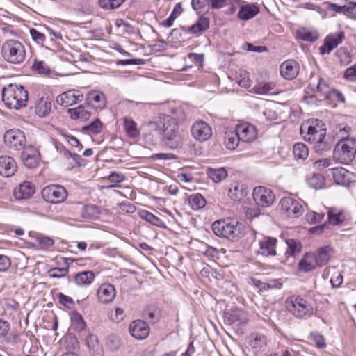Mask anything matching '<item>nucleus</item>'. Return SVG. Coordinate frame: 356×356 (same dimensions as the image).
<instances>
[{
  "label": "nucleus",
  "mask_w": 356,
  "mask_h": 356,
  "mask_svg": "<svg viewBox=\"0 0 356 356\" xmlns=\"http://www.w3.org/2000/svg\"><path fill=\"white\" fill-rule=\"evenodd\" d=\"M87 104L94 109H104L107 104L106 95L101 91L92 90L89 92L86 98Z\"/></svg>",
  "instance_id": "15"
},
{
  "label": "nucleus",
  "mask_w": 356,
  "mask_h": 356,
  "mask_svg": "<svg viewBox=\"0 0 356 356\" xmlns=\"http://www.w3.org/2000/svg\"><path fill=\"white\" fill-rule=\"evenodd\" d=\"M293 154L296 159L305 160L309 155V149L305 144L298 143L293 146Z\"/></svg>",
  "instance_id": "45"
},
{
  "label": "nucleus",
  "mask_w": 356,
  "mask_h": 356,
  "mask_svg": "<svg viewBox=\"0 0 356 356\" xmlns=\"http://www.w3.org/2000/svg\"><path fill=\"white\" fill-rule=\"evenodd\" d=\"M287 248L285 252L286 259L295 257L299 254L302 250V245L300 241L296 239H289L286 241Z\"/></svg>",
  "instance_id": "38"
},
{
  "label": "nucleus",
  "mask_w": 356,
  "mask_h": 356,
  "mask_svg": "<svg viewBox=\"0 0 356 356\" xmlns=\"http://www.w3.org/2000/svg\"><path fill=\"white\" fill-rule=\"evenodd\" d=\"M70 118L73 120H87L90 117V112L86 110L83 106H79L76 108H69L67 110Z\"/></svg>",
  "instance_id": "39"
},
{
  "label": "nucleus",
  "mask_w": 356,
  "mask_h": 356,
  "mask_svg": "<svg viewBox=\"0 0 356 356\" xmlns=\"http://www.w3.org/2000/svg\"><path fill=\"white\" fill-rule=\"evenodd\" d=\"M287 310L295 317L300 319L310 318L314 314L312 305L300 296H292L286 300Z\"/></svg>",
  "instance_id": "4"
},
{
  "label": "nucleus",
  "mask_w": 356,
  "mask_h": 356,
  "mask_svg": "<svg viewBox=\"0 0 356 356\" xmlns=\"http://www.w3.org/2000/svg\"><path fill=\"white\" fill-rule=\"evenodd\" d=\"M21 157L24 164L29 168H34L38 164V152L33 146L26 147L22 153Z\"/></svg>",
  "instance_id": "19"
},
{
  "label": "nucleus",
  "mask_w": 356,
  "mask_h": 356,
  "mask_svg": "<svg viewBox=\"0 0 356 356\" xmlns=\"http://www.w3.org/2000/svg\"><path fill=\"white\" fill-rule=\"evenodd\" d=\"M51 102L48 97H42L35 102V113L40 118L46 117L51 112Z\"/></svg>",
  "instance_id": "27"
},
{
  "label": "nucleus",
  "mask_w": 356,
  "mask_h": 356,
  "mask_svg": "<svg viewBox=\"0 0 356 356\" xmlns=\"http://www.w3.org/2000/svg\"><path fill=\"white\" fill-rule=\"evenodd\" d=\"M235 130L242 142L251 143L257 138V129L252 124H241L236 126Z\"/></svg>",
  "instance_id": "14"
},
{
  "label": "nucleus",
  "mask_w": 356,
  "mask_h": 356,
  "mask_svg": "<svg viewBox=\"0 0 356 356\" xmlns=\"http://www.w3.org/2000/svg\"><path fill=\"white\" fill-rule=\"evenodd\" d=\"M103 129V124L99 119H96L89 124L83 127L82 131L84 133L98 134Z\"/></svg>",
  "instance_id": "46"
},
{
  "label": "nucleus",
  "mask_w": 356,
  "mask_h": 356,
  "mask_svg": "<svg viewBox=\"0 0 356 356\" xmlns=\"http://www.w3.org/2000/svg\"><path fill=\"white\" fill-rule=\"evenodd\" d=\"M313 144L314 151L319 154H323L332 149L334 141L330 136H325L323 139L318 140Z\"/></svg>",
  "instance_id": "32"
},
{
  "label": "nucleus",
  "mask_w": 356,
  "mask_h": 356,
  "mask_svg": "<svg viewBox=\"0 0 356 356\" xmlns=\"http://www.w3.org/2000/svg\"><path fill=\"white\" fill-rule=\"evenodd\" d=\"M72 326L76 331L81 332L86 327V323L82 316L77 312H74L72 314Z\"/></svg>",
  "instance_id": "47"
},
{
  "label": "nucleus",
  "mask_w": 356,
  "mask_h": 356,
  "mask_svg": "<svg viewBox=\"0 0 356 356\" xmlns=\"http://www.w3.org/2000/svg\"><path fill=\"white\" fill-rule=\"evenodd\" d=\"M95 273L92 270L83 271L74 275V282L79 286L89 285L95 280Z\"/></svg>",
  "instance_id": "36"
},
{
  "label": "nucleus",
  "mask_w": 356,
  "mask_h": 356,
  "mask_svg": "<svg viewBox=\"0 0 356 356\" xmlns=\"http://www.w3.org/2000/svg\"><path fill=\"white\" fill-rule=\"evenodd\" d=\"M323 213H317L315 211H309L307 213L305 218L308 222L310 224L313 223H318L321 222V220L324 218Z\"/></svg>",
  "instance_id": "55"
},
{
  "label": "nucleus",
  "mask_w": 356,
  "mask_h": 356,
  "mask_svg": "<svg viewBox=\"0 0 356 356\" xmlns=\"http://www.w3.org/2000/svg\"><path fill=\"white\" fill-rule=\"evenodd\" d=\"M2 101L10 109L18 110L25 107L28 101V92L22 85L9 84L1 91Z\"/></svg>",
  "instance_id": "2"
},
{
  "label": "nucleus",
  "mask_w": 356,
  "mask_h": 356,
  "mask_svg": "<svg viewBox=\"0 0 356 356\" xmlns=\"http://www.w3.org/2000/svg\"><path fill=\"white\" fill-rule=\"evenodd\" d=\"M191 134L195 139L199 141H206L211 136L212 131L207 122L199 120L193 124Z\"/></svg>",
  "instance_id": "12"
},
{
  "label": "nucleus",
  "mask_w": 356,
  "mask_h": 356,
  "mask_svg": "<svg viewBox=\"0 0 356 356\" xmlns=\"http://www.w3.org/2000/svg\"><path fill=\"white\" fill-rule=\"evenodd\" d=\"M326 99L330 100H337V102L342 103L345 102V97L343 95L335 89H332V91L329 92V95Z\"/></svg>",
  "instance_id": "62"
},
{
  "label": "nucleus",
  "mask_w": 356,
  "mask_h": 356,
  "mask_svg": "<svg viewBox=\"0 0 356 356\" xmlns=\"http://www.w3.org/2000/svg\"><path fill=\"white\" fill-rule=\"evenodd\" d=\"M42 197L47 202L59 204L66 200L67 191L60 185H50L42 189Z\"/></svg>",
  "instance_id": "8"
},
{
  "label": "nucleus",
  "mask_w": 356,
  "mask_h": 356,
  "mask_svg": "<svg viewBox=\"0 0 356 356\" xmlns=\"http://www.w3.org/2000/svg\"><path fill=\"white\" fill-rule=\"evenodd\" d=\"M188 204L194 210H197L204 207L206 200L200 193L192 194L188 197Z\"/></svg>",
  "instance_id": "44"
},
{
  "label": "nucleus",
  "mask_w": 356,
  "mask_h": 356,
  "mask_svg": "<svg viewBox=\"0 0 356 356\" xmlns=\"http://www.w3.org/2000/svg\"><path fill=\"white\" fill-rule=\"evenodd\" d=\"M125 0H99V5L104 9H115L119 8Z\"/></svg>",
  "instance_id": "50"
},
{
  "label": "nucleus",
  "mask_w": 356,
  "mask_h": 356,
  "mask_svg": "<svg viewBox=\"0 0 356 356\" xmlns=\"http://www.w3.org/2000/svg\"><path fill=\"white\" fill-rule=\"evenodd\" d=\"M332 170L333 178L338 185L347 186L355 177L353 172L343 168H332Z\"/></svg>",
  "instance_id": "21"
},
{
  "label": "nucleus",
  "mask_w": 356,
  "mask_h": 356,
  "mask_svg": "<svg viewBox=\"0 0 356 356\" xmlns=\"http://www.w3.org/2000/svg\"><path fill=\"white\" fill-rule=\"evenodd\" d=\"M308 184L314 189L321 188L324 184L323 177L319 174H314L307 179Z\"/></svg>",
  "instance_id": "49"
},
{
  "label": "nucleus",
  "mask_w": 356,
  "mask_h": 356,
  "mask_svg": "<svg viewBox=\"0 0 356 356\" xmlns=\"http://www.w3.org/2000/svg\"><path fill=\"white\" fill-rule=\"evenodd\" d=\"M140 218L149 222L150 224L157 226L161 228H165V223L159 217L154 216L147 210H142L138 212Z\"/></svg>",
  "instance_id": "37"
},
{
  "label": "nucleus",
  "mask_w": 356,
  "mask_h": 356,
  "mask_svg": "<svg viewBox=\"0 0 356 356\" xmlns=\"http://www.w3.org/2000/svg\"><path fill=\"white\" fill-rule=\"evenodd\" d=\"M3 58L12 64H21L26 58V50L22 42L17 40H8L1 48Z\"/></svg>",
  "instance_id": "3"
},
{
  "label": "nucleus",
  "mask_w": 356,
  "mask_h": 356,
  "mask_svg": "<svg viewBox=\"0 0 356 356\" xmlns=\"http://www.w3.org/2000/svg\"><path fill=\"white\" fill-rule=\"evenodd\" d=\"M309 338L315 343L317 348L323 349L326 347L324 337L321 334L317 332H312Z\"/></svg>",
  "instance_id": "52"
},
{
  "label": "nucleus",
  "mask_w": 356,
  "mask_h": 356,
  "mask_svg": "<svg viewBox=\"0 0 356 356\" xmlns=\"http://www.w3.org/2000/svg\"><path fill=\"white\" fill-rule=\"evenodd\" d=\"M238 138L236 130L234 131H227L224 137V145L226 148L231 150L235 149L238 145L239 141H241Z\"/></svg>",
  "instance_id": "42"
},
{
  "label": "nucleus",
  "mask_w": 356,
  "mask_h": 356,
  "mask_svg": "<svg viewBox=\"0 0 356 356\" xmlns=\"http://www.w3.org/2000/svg\"><path fill=\"white\" fill-rule=\"evenodd\" d=\"M125 177L123 174L118 172H112L108 177V180L113 183L109 188H114L118 186V184L122 182Z\"/></svg>",
  "instance_id": "56"
},
{
  "label": "nucleus",
  "mask_w": 356,
  "mask_h": 356,
  "mask_svg": "<svg viewBox=\"0 0 356 356\" xmlns=\"http://www.w3.org/2000/svg\"><path fill=\"white\" fill-rule=\"evenodd\" d=\"M17 170L15 159L9 156H0V175L10 177L15 175Z\"/></svg>",
  "instance_id": "17"
},
{
  "label": "nucleus",
  "mask_w": 356,
  "mask_h": 356,
  "mask_svg": "<svg viewBox=\"0 0 356 356\" xmlns=\"http://www.w3.org/2000/svg\"><path fill=\"white\" fill-rule=\"evenodd\" d=\"M115 289L111 284H103L97 290L99 301L104 304L111 302L115 297Z\"/></svg>",
  "instance_id": "23"
},
{
  "label": "nucleus",
  "mask_w": 356,
  "mask_h": 356,
  "mask_svg": "<svg viewBox=\"0 0 356 356\" xmlns=\"http://www.w3.org/2000/svg\"><path fill=\"white\" fill-rule=\"evenodd\" d=\"M297 38L301 40L314 42L319 38L316 30L307 28H300L297 31Z\"/></svg>",
  "instance_id": "34"
},
{
  "label": "nucleus",
  "mask_w": 356,
  "mask_h": 356,
  "mask_svg": "<svg viewBox=\"0 0 356 356\" xmlns=\"http://www.w3.org/2000/svg\"><path fill=\"white\" fill-rule=\"evenodd\" d=\"M81 215L86 219H96L100 215V210L97 205L87 204L81 208Z\"/></svg>",
  "instance_id": "41"
},
{
  "label": "nucleus",
  "mask_w": 356,
  "mask_h": 356,
  "mask_svg": "<svg viewBox=\"0 0 356 356\" xmlns=\"http://www.w3.org/2000/svg\"><path fill=\"white\" fill-rule=\"evenodd\" d=\"M68 267L54 268L49 271V276L53 278H60L65 277L68 273Z\"/></svg>",
  "instance_id": "58"
},
{
  "label": "nucleus",
  "mask_w": 356,
  "mask_h": 356,
  "mask_svg": "<svg viewBox=\"0 0 356 356\" xmlns=\"http://www.w3.org/2000/svg\"><path fill=\"white\" fill-rule=\"evenodd\" d=\"M145 127L143 137L149 145H156L160 136L163 144L172 149L181 148L184 144L177 120L171 115L161 114L147 122Z\"/></svg>",
  "instance_id": "1"
},
{
  "label": "nucleus",
  "mask_w": 356,
  "mask_h": 356,
  "mask_svg": "<svg viewBox=\"0 0 356 356\" xmlns=\"http://www.w3.org/2000/svg\"><path fill=\"white\" fill-rule=\"evenodd\" d=\"M31 67L34 72L40 74L47 75L50 72L49 65L42 60H35Z\"/></svg>",
  "instance_id": "48"
},
{
  "label": "nucleus",
  "mask_w": 356,
  "mask_h": 356,
  "mask_svg": "<svg viewBox=\"0 0 356 356\" xmlns=\"http://www.w3.org/2000/svg\"><path fill=\"white\" fill-rule=\"evenodd\" d=\"M207 175L213 182L219 183L227 177V173L223 168L218 169L209 168Z\"/></svg>",
  "instance_id": "43"
},
{
  "label": "nucleus",
  "mask_w": 356,
  "mask_h": 356,
  "mask_svg": "<svg viewBox=\"0 0 356 356\" xmlns=\"http://www.w3.org/2000/svg\"><path fill=\"white\" fill-rule=\"evenodd\" d=\"M344 38L345 34L343 31L328 35L324 40V44L320 47L321 54H330L334 49L342 43Z\"/></svg>",
  "instance_id": "13"
},
{
  "label": "nucleus",
  "mask_w": 356,
  "mask_h": 356,
  "mask_svg": "<svg viewBox=\"0 0 356 356\" xmlns=\"http://www.w3.org/2000/svg\"><path fill=\"white\" fill-rule=\"evenodd\" d=\"M300 133L305 140L314 143L323 139L326 136L325 124L323 121L316 119L312 122L311 124H302L300 127Z\"/></svg>",
  "instance_id": "6"
},
{
  "label": "nucleus",
  "mask_w": 356,
  "mask_h": 356,
  "mask_svg": "<svg viewBox=\"0 0 356 356\" xmlns=\"http://www.w3.org/2000/svg\"><path fill=\"white\" fill-rule=\"evenodd\" d=\"M237 82L240 86L245 88L251 86V81L249 79L248 73L246 71L241 72L240 76L237 78Z\"/></svg>",
  "instance_id": "59"
},
{
  "label": "nucleus",
  "mask_w": 356,
  "mask_h": 356,
  "mask_svg": "<svg viewBox=\"0 0 356 356\" xmlns=\"http://www.w3.org/2000/svg\"><path fill=\"white\" fill-rule=\"evenodd\" d=\"M344 78L352 81L356 79V64L345 71Z\"/></svg>",
  "instance_id": "64"
},
{
  "label": "nucleus",
  "mask_w": 356,
  "mask_h": 356,
  "mask_svg": "<svg viewBox=\"0 0 356 356\" xmlns=\"http://www.w3.org/2000/svg\"><path fill=\"white\" fill-rule=\"evenodd\" d=\"M227 322L229 324L238 323V324L245 323L247 321V314L242 309L236 308L225 314Z\"/></svg>",
  "instance_id": "30"
},
{
  "label": "nucleus",
  "mask_w": 356,
  "mask_h": 356,
  "mask_svg": "<svg viewBox=\"0 0 356 356\" xmlns=\"http://www.w3.org/2000/svg\"><path fill=\"white\" fill-rule=\"evenodd\" d=\"M273 83H264L255 86L253 88L254 93L258 95H266L273 89Z\"/></svg>",
  "instance_id": "51"
},
{
  "label": "nucleus",
  "mask_w": 356,
  "mask_h": 356,
  "mask_svg": "<svg viewBox=\"0 0 356 356\" xmlns=\"http://www.w3.org/2000/svg\"><path fill=\"white\" fill-rule=\"evenodd\" d=\"M3 138L5 144L10 149L20 150L26 147L25 136L19 129H10L6 131Z\"/></svg>",
  "instance_id": "9"
},
{
  "label": "nucleus",
  "mask_w": 356,
  "mask_h": 356,
  "mask_svg": "<svg viewBox=\"0 0 356 356\" xmlns=\"http://www.w3.org/2000/svg\"><path fill=\"white\" fill-rule=\"evenodd\" d=\"M327 219L330 224L339 225L344 222L346 216L342 209L333 207L328 209Z\"/></svg>",
  "instance_id": "31"
},
{
  "label": "nucleus",
  "mask_w": 356,
  "mask_h": 356,
  "mask_svg": "<svg viewBox=\"0 0 356 356\" xmlns=\"http://www.w3.org/2000/svg\"><path fill=\"white\" fill-rule=\"evenodd\" d=\"M327 83L321 78L318 79L317 84L309 83L305 91L306 94L319 92L321 96L327 98L329 92L332 91Z\"/></svg>",
  "instance_id": "26"
},
{
  "label": "nucleus",
  "mask_w": 356,
  "mask_h": 356,
  "mask_svg": "<svg viewBox=\"0 0 356 356\" xmlns=\"http://www.w3.org/2000/svg\"><path fill=\"white\" fill-rule=\"evenodd\" d=\"M30 35L32 39L41 46H44L46 36L42 33L38 31L35 29H30Z\"/></svg>",
  "instance_id": "57"
},
{
  "label": "nucleus",
  "mask_w": 356,
  "mask_h": 356,
  "mask_svg": "<svg viewBox=\"0 0 356 356\" xmlns=\"http://www.w3.org/2000/svg\"><path fill=\"white\" fill-rule=\"evenodd\" d=\"M280 204L282 210L291 218H298L304 212L302 205L298 200L291 197L282 198Z\"/></svg>",
  "instance_id": "10"
},
{
  "label": "nucleus",
  "mask_w": 356,
  "mask_h": 356,
  "mask_svg": "<svg viewBox=\"0 0 356 356\" xmlns=\"http://www.w3.org/2000/svg\"><path fill=\"white\" fill-rule=\"evenodd\" d=\"M266 344V337L263 334H257L251 342L254 348H261Z\"/></svg>",
  "instance_id": "60"
},
{
  "label": "nucleus",
  "mask_w": 356,
  "mask_h": 356,
  "mask_svg": "<svg viewBox=\"0 0 356 356\" xmlns=\"http://www.w3.org/2000/svg\"><path fill=\"white\" fill-rule=\"evenodd\" d=\"M34 193L33 184L29 181H24L14 190L13 196L17 200H22L30 198Z\"/></svg>",
  "instance_id": "22"
},
{
  "label": "nucleus",
  "mask_w": 356,
  "mask_h": 356,
  "mask_svg": "<svg viewBox=\"0 0 356 356\" xmlns=\"http://www.w3.org/2000/svg\"><path fill=\"white\" fill-rule=\"evenodd\" d=\"M37 242L41 245L42 248L47 249L54 244V241L47 236H39L37 238Z\"/></svg>",
  "instance_id": "61"
},
{
  "label": "nucleus",
  "mask_w": 356,
  "mask_h": 356,
  "mask_svg": "<svg viewBox=\"0 0 356 356\" xmlns=\"http://www.w3.org/2000/svg\"><path fill=\"white\" fill-rule=\"evenodd\" d=\"M315 256L313 253H306L298 264L299 270L307 273L314 270L317 267Z\"/></svg>",
  "instance_id": "28"
},
{
  "label": "nucleus",
  "mask_w": 356,
  "mask_h": 356,
  "mask_svg": "<svg viewBox=\"0 0 356 356\" xmlns=\"http://www.w3.org/2000/svg\"><path fill=\"white\" fill-rule=\"evenodd\" d=\"M10 259L8 256L0 254V271L4 272L10 266Z\"/></svg>",
  "instance_id": "63"
},
{
  "label": "nucleus",
  "mask_w": 356,
  "mask_h": 356,
  "mask_svg": "<svg viewBox=\"0 0 356 356\" xmlns=\"http://www.w3.org/2000/svg\"><path fill=\"white\" fill-rule=\"evenodd\" d=\"M281 75L286 79L292 80L299 73V65L294 60L284 61L280 67Z\"/></svg>",
  "instance_id": "18"
},
{
  "label": "nucleus",
  "mask_w": 356,
  "mask_h": 356,
  "mask_svg": "<svg viewBox=\"0 0 356 356\" xmlns=\"http://www.w3.org/2000/svg\"><path fill=\"white\" fill-rule=\"evenodd\" d=\"M124 129L130 138H137L140 135V131L138 129V125L131 118L124 117Z\"/></svg>",
  "instance_id": "40"
},
{
  "label": "nucleus",
  "mask_w": 356,
  "mask_h": 356,
  "mask_svg": "<svg viewBox=\"0 0 356 356\" xmlns=\"http://www.w3.org/2000/svg\"><path fill=\"white\" fill-rule=\"evenodd\" d=\"M237 224L229 219L217 220L213 223L212 229L216 236L233 240L237 236Z\"/></svg>",
  "instance_id": "7"
},
{
  "label": "nucleus",
  "mask_w": 356,
  "mask_h": 356,
  "mask_svg": "<svg viewBox=\"0 0 356 356\" xmlns=\"http://www.w3.org/2000/svg\"><path fill=\"white\" fill-rule=\"evenodd\" d=\"M252 196L255 203L261 207H269L275 201V195L272 191L264 186L255 187Z\"/></svg>",
  "instance_id": "11"
},
{
  "label": "nucleus",
  "mask_w": 356,
  "mask_h": 356,
  "mask_svg": "<svg viewBox=\"0 0 356 356\" xmlns=\"http://www.w3.org/2000/svg\"><path fill=\"white\" fill-rule=\"evenodd\" d=\"M259 12V8L254 4L243 6L239 10L238 17L242 20H249L256 16Z\"/></svg>",
  "instance_id": "33"
},
{
  "label": "nucleus",
  "mask_w": 356,
  "mask_h": 356,
  "mask_svg": "<svg viewBox=\"0 0 356 356\" xmlns=\"http://www.w3.org/2000/svg\"><path fill=\"white\" fill-rule=\"evenodd\" d=\"M187 29L184 26L173 29L170 34L172 40L179 42L183 38V35L186 33Z\"/></svg>",
  "instance_id": "53"
},
{
  "label": "nucleus",
  "mask_w": 356,
  "mask_h": 356,
  "mask_svg": "<svg viewBox=\"0 0 356 356\" xmlns=\"http://www.w3.org/2000/svg\"><path fill=\"white\" fill-rule=\"evenodd\" d=\"M209 27V21L207 17H200L195 24L187 29V32L191 34L197 35L204 32Z\"/></svg>",
  "instance_id": "35"
},
{
  "label": "nucleus",
  "mask_w": 356,
  "mask_h": 356,
  "mask_svg": "<svg viewBox=\"0 0 356 356\" xmlns=\"http://www.w3.org/2000/svg\"><path fill=\"white\" fill-rule=\"evenodd\" d=\"M129 330L131 335L138 339H145L149 334V325L140 320L133 321L129 325Z\"/></svg>",
  "instance_id": "20"
},
{
  "label": "nucleus",
  "mask_w": 356,
  "mask_h": 356,
  "mask_svg": "<svg viewBox=\"0 0 356 356\" xmlns=\"http://www.w3.org/2000/svg\"><path fill=\"white\" fill-rule=\"evenodd\" d=\"M277 239L273 237L264 236L259 241V248L258 254L263 256H275L277 254L276 252Z\"/></svg>",
  "instance_id": "16"
},
{
  "label": "nucleus",
  "mask_w": 356,
  "mask_h": 356,
  "mask_svg": "<svg viewBox=\"0 0 356 356\" xmlns=\"http://www.w3.org/2000/svg\"><path fill=\"white\" fill-rule=\"evenodd\" d=\"M248 194L247 187L240 182H234L230 184L228 195L234 201H241Z\"/></svg>",
  "instance_id": "25"
},
{
  "label": "nucleus",
  "mask_w": 356,
  "mask_h": 356,
  "mask_svg": "<svg viewBox=\"0 0 356 356\" xmlns=\"http://www.w3.org/2000/svg\"><path fill=\"white\" fill-rule=\"evenodd\" d=\"M79 95L78 94V91L74 90H71L63 92L60 95L56 97L57 104L64 106L68 107L76 104L78 101H79Z\"/></svg>",
  "instance_id": "24"
},
{
  "label": "nucleus",
  "mask_w": 356,
  "mask_h": 356,
  "mask_svg": "<svg viewBox=\"0 0 356 356\" xmlns=\"http://www.w3.org/2000/svg\"><path fill=\"white\" fill-rule=\"evenodd\" d=\"M191 5L194 10L202 12L209 9V0H192Z\"/></svg>",
  "instance_id": "54"
},
{
  "label": "nucleus",
  "mask_w": 356,
  "mask_h": 356,
  "mask_svg": "<svg viewBox=\"0 0 356 356\" xmlns=\"http://www.w3.org/2000/svg\"><path fill=\"white\" fill-rule=\"evenodd\" d=\"M355 154L356 140L348 138L337 143L333 151V158L337 162L348 164L355 159Z\"/></svg>",
  "instance_id": "5"
},
{
  "label": "nucleus",
  "mask_w": 356,
  "mask_h": 356,
  "mask_svg": "<svg viewBox=\"0 0 356 356\" xmlns=\"http://www.w3.org/2000/svg\"><path fill=\"white\" fill-rule=\"evenodd\" d=\"M332 249L329 246L321 247L317 249L315 253V261L318 267L326 265L331 256Z\"/></svg>",
  "instance_id": "29"
}]
</instances>
